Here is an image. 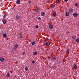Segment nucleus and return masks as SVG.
<instances>
[{
  "mask_svg": "<svg viewBox=\"0 0 79 79\" xmlns=\"http://www.w3.org/2000/svg\"><path fill=\"white\" fill-rule=\"evenodd\" d=\"M2 22L3 24H6V20L5 19H3L2 20Z\"/></svg>",
  "mask_w": 79,
  "mask_h": 79,
  "instance_id": "0eeeda50",
  "label": "nucleus"
},
{
  "mask_svg": "<svg viewBox=\"0 0 79 79\" xmlns=\"http://www.w3.org/2000/svg\"><path fill=\"white\" fill-rule=\"evenodd\" d=\"M10 73H8L7 74L6 76L7 77H10Z\"/></svg>",
  "mask_w": 79,
  "mask_h": 79,
  "instance_id": "aec40b11",
  "label": "nucleus"
},
{
  "mask_svg": "<svg viewBox=\"0 0 79 79\" xmlns=\"http://www.w3.org/2000/svg\"><path fill=\"white\" fill-rule=\"evenodd\" d=\"M16 19H18L19 18H20V17H19L18 15H17L16 16Z\"/></svg>",
  "mask_w": 79,
  "mask_h": 79,
  "instance_id": "9b49d317",
  "label": "nucleus"
},
{
  "mask_svg": "<svg viewBox=\"0 0 79 79\" xmlns=\"http://www.w3.org/2000/svg\"><path fill=\"white\" fill-rule=\"evenodd\" d=\"M73 68H74V69H77V64H74L73 65Z\"/></svg>",
  "mask_w": 79,
  "mask_h": 79,
  "instance_id": "7ed1b4c3",
  "label": "nucleus"
},
{
  "mask_svg": "<svg viewBox=\"0 0 79 79\" xmlns=\"http://www.w3.org/2000/svg\"><path fill=\"white\" fill-rule=\"evenodd\" d=\"M67 34H69V31H67Z\"/></svg>",
  "mask_w": 79,
  "mask_h": 79,
  "instance_id": "c9c22d12",
  "label": "nucleus"
},
{
  "mask_svg": "<svg viewBox=\"0 0 79 79\" xmlns=\"http://www.w3.org/2000/svg\"><path fill=\"white\" fill-rule=\"evenodd\" d=\"M76 42L78 43V42H79V39L77 38L76 39Z\"/></svg>",
  "mask_w": 79,
  "mask_h": 79,
  "instance_id": "dca6fc26",
  "label": "nucleus"
},
{
  "mask_svg": "<svg viewBox=\"0 0 79 79\" xmlns=\"http://www.w3.org/2000/svg\"><path fill=\"white\" fill-rule=\"evenodd\" d=\"M33 54L34 55H36L37 54V52H33Z\"/></svg>",
  "mask_w": 79,
  "mask_h": 79,
  "instance_id": "ddd939ff",
  "label": "nucleus"
},
{
  "mask_svg": "<svg viewBox=\"0 0 79 79\" xmlns=\"http://www.w3.org/2000/svg\"><path fill=\"white\" fill-rule=\"evenodd\" d=\"M66 53H69V49H68L67 50Z\"/></svg>",
  "mask_w": 79,
  "mask_h": 79,
  "instance_id": "b1692460",
  "label": "nucleus"
},
{
  "mask_svg": "<svg viewBox=\"0 0 79 79\" xmlns=\"http://www.w3.org/2000/svg\"><path fill=\"white\" fill-rule=\"evenodd\" d=\"M56 16V13H55L53 14V16L54 17H55Z\"/></svg>",
  "mask_w": 79,
  "mask_h": 79,
  "instance_id": "412c9836",
  "label": "nucleus"
},
{
  "mask_svg": "<svg viewBox=\"0 0 79 79\" xmlns=\"http://www.w3.org/2000/svg\"><path fill=\"white\" fill-rule=\"evenodd\" d=\"M28 69V68H27V67H25V71H27Z\"/></svg>",
  "mask_w": 79,
  "mask_h": 79,
  "instance_id": "a878e982",
  "label": "nucleus"
},
{
  "mask_svg": "<svg viewBox=\"0 0 79 79\" xmlns=\"http://www.w3.org/2000/svg\"><path fill=\"white\" fill-rule=\"evenodd\" d=\"M39 8H36L35 10V12H36V13H37V12H39Z\"/></svg>",
  "mask_w": 79,
  "mask_h": 79,
  "instance_id": "6e6552de",
  "label": "nucleus"
},
{
  "mask_svg": "<svg viewBox=\"0 0 79 79\" xmlns=\"http://www.w3.org/2000/svg\"><path fill=\"white\" fill-rule=\"evenodd\" d=\"M19 37H20V38H22V37H23V35H20L19 36Z\"/></svg>",
  "mask_w": 79,
  "mask_h": 79,
  "instance_id": "393cba45",
  "label": "nucleus"
},
{
  "mask_svg": "<svg viewBox=\"0 0 79 79\" xmlns=\"http://www.w3.org/2000/svg\"><path fill=\"white\" fill-rule=\"evenodd\" d=\"M35 27L36 28H39V26L38 25H37L36 26H35Z\"/></svg>",
  "mask_w": 79,
  "mask_h": 79,
  "instance_id": "cd10ccee",
  "label": "nucleus"
},
{
  "mask_svg": "<svg viewBox=\"0 0 79 79\" xmlns=\"http://www.w3.org/2000/svg\"><path fill=\"white\" fill-rule=\"evenodd\" d=\"M31 44L32 45H34L35 44V41H33Z\"/></svg>",
  "mask_w": 79,
  "mask_h": 79,
  "instance_id": "2eb2a0df",
  "label": "nucleus"
},
{
  "mask_svg": "<svg viewBox=\"0 0 79 79\" xmlns=\"http://www.w3.org/2000/svg\"><path fill=\"white\" fill-rule=\"evenodd\" d=\"M69 11V13L70 14H73V9L72 8L70 9Z\"/></svg>",
  "mask_w": 79,
  "mask_h": 79,
  "instance_id": "f257e3e1",
  "label": "nucleus"
},
{
  "mask_svg": "<svg viewBox=\"0 0 79 79\" xmlns=\"http://www.w3.org/2000/svg\"><path fill=\"white\" fill-rule=\"evenodd\" d=\"M25 52H23L22 54V55H25Z\"/></svg>",
  "mask_w": 79,
  "mask_h": 79,
  "instance_id": "bb28decb",
  "label": "nucleus"
},
{
  "mask_svg": "<svg viewBox=\"0 0 79 79\" xmlns=\"http://www.w3.org/2000/svg\"><path fill=\"white\" fill-rule=\"evenodd\" d=\"M49 27L50 28V29H52L53 27V25L52 24H49Z\"/></svg>",
  "mask_w": 79,
  "mask_h": 79,
  "instance_id": "20e7f679",
  "label": "nucleus"
},
{
  "mask_svg": "<svg viewBox=\"0 0 79 79\" xmlns=\"http://www.w3.org/2000/svg\"><path fill=\"white\" fill-rule=\"evenodd\" d=\"M19 47V45H18V44H16L15 45V48H18Z\"/></svg>",
  "mask_w": 79,
  "mask_h": 79,
  "instance_id": "f8f14e48",
  "label": "nucleus"
},
{
  "mask_svg": "<svg viewBox=\"0 0 79 79\" xmlns=\"http://www.w3.org/2000/svg\"><path fill=\"white\" fill-rule=\"evenodd\" d=\"M69 12H66V16H69Z\"/></svg>",
  "mask_w": 79,
  "mask_h": 79,
  "instance_id": "a211bd4d",
  "label": "nucleus"
},
{
  "mask_svg": "<svg viewBox=\"0 0 79 79\" xmlns=\"http://www.w3.org/2000/svg\"><path fill=\"white\" fill-rule=\"evenodd\" d=\"M50 43L47 42L45 44L46 46H48V45H50Z\"/></svg>",
  "mask_w": 79,
  "mask_h": 79,
  "instance_id": "1a4fd4ad",
  "label": "nucleus"
},
{
  "mask_svg": "<svg viewBox=\"0 0 79 79\" xmlns=\"http://www.w3.org/2000/svg\"><path fill=\"white\" fill-rule=\"evenodd\" d=\"M5 17H6L5 15H4L3 16V18H5Z\"/></svg>",
  "mask_w": 79,
  "mask_h": 79,
  "instance_id": "72a5a7b5",
  "label": "nucleus"
},
{
  "mask_svg": "<svg viewBox=\"0 0 79 79\" xmlns=\"http://www.w3.org/2000/svg\"><path fill=\"white\" fill-rule=\"evenodd\" d=\"M65 2H67L68 1V0H64Z\"/></svg>",
  "mask_w": 79,
  "mask_h": 79,
  "instance_id": "f704fd0d",
  "label": "nucleus"
},
{
  "mask_svg": "<svg viewBox=\"0 0 79 79\" xmlns=\"http://www.w3.org/2000/svg\"><path fill=\"white\" fill-rule=\"evenodd\" d=\"M72 39L73 40H74L76 39V36H72Z\"/></svg>",
  "mask_w": 79,
  "mask_h": 79,
  "instance_id": "f3484780",
  "label": "nucleus"
},
{
  "mask_svg": "<svg viewBox=\"0 0 79 79\" xmlns=\"http://www.w3.org/2000/svg\"><path fill=\"white\" fill-rule=\"evenodd\" d=\"M3 37L4 38H5L7 37V35H6V34L4 33L3 34Z\"/></svg>",
  "mask_w": 79,
  "mask_h": 79,
  "instance_id": "423d86ee",
  "label": "nucleus"
},
{
  "mask_svg": "<svg viewBox=\"0 0 79 79\" xmlns=\"http://www.w3.org/2000/svg\"><path fill=\"white\" fill-rule=\"evenodd\" d=\"M5 15V16H6H6H8V14H6L5 15Z\"/></svg>",
  "mask_w": 79,
  "mask_h": 79,
  "instance_id": "473e14b6",
  "label": "nucleus"
},
{
  "mask_svg": "<svg viewBox=\"0 0 79 79\" xmlns=\"http://www.w3.org/2000/svg\"><path fill=\"white\" fill-rule=\"evenodd\" d=\"M41 15L42 16H44L45 15V12H42L41 13Z\"/></svg>",
  "mask_w": 79,
  "mask_h": 79,
  "instance_id": "f03ea898",
  "label": "nucleus"
},
{
  "mask_svg": "<svg viewBox=\"0 0 79 79\" xmlns=\"http://www.w3.org/2000/svg\"><path fill=\"white\" fill-rule=\"evenodd\" d=\"M0 60L1 61V62H3V61H4V58L3 57H1L0 59Z\"/></svg>",
  "mask_w": 79,
  "mask_h": 79,
  "instance_id": "39448f33",
  "label": "nucleus"
},
{
  "mask_svg": "<svg viewBox=\"0 0 79 79\" xmlns=\"http://www.w3.org/2000/svg\"><path fill=\"white\" fill-rule=\"evenodd\" d=\"M45 40V41H47V40H48L47 39H46Z\"/></svg>",
  "mask_w": 79,
  "mask_h": 79,
  "instance_id": "e433bc0d",
  "label": "nucleus"
},
{
  "mask_svg": "<svg viewBox=\"0 0 79 79\" xmlns=\"http://www.w3.org/2000/svg\"><path fill=\"white\" fill-rule=\"evenodd\" d=\"M56 56H54V57L52 58V59L53 60H55V59H56Z\"/></svg>",
  "mask_w": 79,
  "mask_h": 79,
  "instance_id": "5701e85b",
  "label": "nucleus"
},
{
  "mask_svg": "<svg viewBox=\"0 0 79 79\" xmlns=\"http://www.w3.org/2000/svg\"><path fill=\"white\" fill-rule=\"evenodd\" d=\"M78 36L79 37V34H78Z\"/></svg>",
  "mask_w": 79,
  "mask_h": 79,
  "instance_id": "4c0bfd02",
  "label": "nucleus"
},
{
  "mask_svg": "<svg viewBox=\"0 0 79 79\" xmlns=\"http://www.w3.org/2000/svg\"><path fill=\"white\" fill-rule=\"evenodd\" d=\"M38 19L39 21H40V20H41V18L40 17H39L38 18Z\"/></svg>",
  "mask_w": 79,
  "mask_h": 79,
  "instance_id": "7c9ffc66",
  "label": "nucleus"
},
{
  "mask_svg": "<svg viewBox=\"0 0 79 79\" xmlns=\"http://www.w3.org/2000/svg\"><path fill=\"white\" fill-rule=\"evenodd\" d=\"M73 16H74L75 17H76L77 16V14L76 13H74L73 15Z\"/></svg>",
  "mask_w": 79,
  "mask_h": 79,
  "instance_id": "9d476101",
  "label": "nucleus"
},
{
  "mask_svg": "<svg viewBox=\"0 0 79 79\" xmlns=\"http://www.w3.org/2000/svg\"><path fill=\"white\" fill-rule=\"evenodd\" d=\"M20 3V1H19V0H17V1L16 3L17 4H19Z\"/></svg>",
  "mask_w": 79,
  "mask_h": 79,
  "instance_id": "4468645a",
  "label": "nucleus"
},
{
  "mask_svg": "<svg viewBox=\"0 0 79 79\" xmlns=\"http://www.w3.org/2000/svg\"><path fill=\"white\" fill-rule=\"evenodd\" d=\"M60 0H57L56 1V2L57 3H60Z\"/></svg>",
  "mask_w": 79,
  "mask_h": 79,
  "instance_id": "6ab92c4d",
  "label": "nucleus"
},
{
  "mask_svg": "<svg viewBox=\"0 0 79 79\" xmlns=\"http://www.w3.org/2000/svg\"><path fill=\"white\" fill-rule=\"evenodd\" d=\"M29 3H30V4H31V2H29Z\"/></svg>",
  "mask_w": 79,
  "mask_h": 79,
  "instance_id": "58836bf2",
  "label": "nucleus"
},
{
  "mask_svg": "<svg viewBox=\"0 0 79 79\" xmlns=\"http://www.w3.org/2000/svg\"><path fill=\"white\" fill-rule=\"evenodd\" d=\"M52 8H54L55 7V6H54V4H52L51 5Z\"/></svg>",
  "mask_w": 79,
  "mask_h": 79,
  "instance_id": "4be33fe9",
  "label": "nucleus"
},
{
  "mask_svg": "<svg viewBox=\"0 0 79 79\" xmlns=\"http://www.w3.org/2000/svg\"><path fill=\"white\" fill-rule=\"evenodd\" d=\"M32 63H33V64H34V63H35V61H32Z\"/></svg>",
  "mask_w": 79,
  "mask_h": 79,
  "instance_id": "2f4dec72",
  "label": "nucleus"
},
{
  "mask_svg": "<svg viewBox=\"0 0 79 79\" xmlns=\"http://www.w3.org/2000/svg\"><path fill=\"white\" fill-rule=\"evenodd\" d=\"M77 5H78V4H77V3H75V6H77Z\"/></svg>",
  "mask_w": 79,
  "mask_h": 79,
  "instance_id": "c756f323",
  "label": "nucleus"
},
{
  "mask_svg": "<svg viewBox=\"0 0 79 79\" xmlns=\"http://www.w3.org/2000/svg\"><path fill=\"white\" fill-rule=\"evenodd\" d=\"M16 48L14 47V50L15 51H16Z\"/></svg>",
  "mask_w": 79,
  "mask_h": 79,
  "instance_id": "c85d7f7f",
  "label": "nucleus"
}]
</instances>
